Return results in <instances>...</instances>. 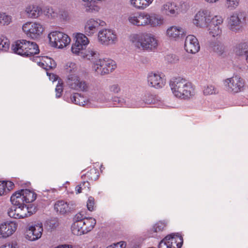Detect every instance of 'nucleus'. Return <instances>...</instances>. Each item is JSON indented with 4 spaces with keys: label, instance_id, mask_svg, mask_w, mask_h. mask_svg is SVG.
<instances>
[{
    "label": "nucleus",
    "instance_id": "nucleus-48",
    "mask_svg": "<svg viewBox=\"0 0 248 248\" xmlns=\"http://www.w3.org/2000/svg\"><path fill=\"white\" fill-rule=\"evenodd\" d=\"M94 204V198L90 196L89 197L87 202V207L88 209L90 211H92L93 210V205Z\"/></svg>",
    "mask_w": 248,
    "mask_h": 248
},
{
    "label": "nucleus",
    "instance_id": "nucleus-62",
    "mask_svg": "<svg viewBox=\"0 0 248 248\" xmlns=\"http://www.w3.org/2000/svg\"><path fill=\"white\" fill-rule=\"evenodd\" d=\"M46 73L48 76H50V74H49L48 72H46Z\"/></svg>",
    "mask_w": 248,
    "mask_h": 248
},
{
    "label": "nucleus",
    "instance_id": "nucleus-26",
    "mask_svg": "<svg viewBox=\"0 0 248 248\" xmlns=\"http://www.w3.org/2000/svg\"><path fill=\"white\" fill-rule=\"evenodd\" d=\"M149 20L148 24L152 27H160L164 22L163 16L155 13H149Z\"/></svg>",
    "mask_w": 248,
    "mask_h": 248
},
{
    "label": "nucleus",
    "instance_id": "nucleus-34",
    "mask_svg": "<svg viewBox=\"0 0 248 248\" xmlns=\"http://www.w3.org/2000/svg\"><path fill=\"white\" fill-rule=\"evenodd\" d=\"M99 176L98 170L95 168H91L86 173L82 175L81 178H87L90 180H96Z\"/></svg>",
    "mask_w": 248,
    "mask_h": 248
},
{
    "label": "nucleus",
    "instance_id": "nucleus-11",
    "mask_svg": "<svg viewBox=\"0 0 248 248\" xmlns=\"http://www.w3.org/2000/svg\"><path fill=\"white\" fill-rule=\"evenodd\" d=\"M245 18L242 14H235L228 19V27L232 31L239 32L242 31Z\"/></svg>",
    "mask_w": 248,
    "mask_h": 248
},
{
    "label": "nucleus",
    "instance_id": "nucleus-31",
    "mask_svg": "<svg viewBox=\"0 0 248 248\" xmlns=\"http://www.w3.org/2000/svg\"><path fill=\"white\" fill-rule=\"evenodd\" d=\"M208 47L210 50L213 51L218 55L222 54L224 51V45L218 41L209 42Z\"/></svg>",
    "mask_w": 248,
    "mask_h": 248
},
{
    "label": "nucleus",
    "instance_id": "nucleus-28",
    "mask_svg": "<svg viewBox=\"0 0 248 248\" xmlns=\"http://www.w3.org/2000/svg\"><path fill=\"white\" fill-rule=\"evenodd\" d=\"M166 241L170 246L172 247V243H177L178 247L176 248H181L183 243V239L182 236L178 233H171L165 237Z\"/></svg>",
    "mask_w": 248,
    "mask_h": 248
},
{
    "label": "nucleus",
    "instance_id": "nucleus-53",
    "mask_svg": "<svg viewBox=\"0 0 248 248\" xmlns=\"http://www.w3.org/2000/svg\"><path fill=\"white\" fill-rule=\"evenodd\" d=\"M170 244H168L166 241L165 237L162 240L159 245H158V248H170Z\"/></svg>",
    "mask_w": 248,
    "mask_h": 248
},
{
    "label": "nucleus",
    "instance_id": "nucleus-22",
    "mask_svg": "<svg viewBox=\"0 0 248 248\" xmlns=\"http://www.w3.org/2000/svg\"><path fill=\"white\" fill-rule=\"evenodd\" d=\"M148 82L150 86L156 89L162 88L166 83L165 79L160 75L152 72L148 76Z\"/></svg>",
    "mask_w": 248,
    "mask_h": 248
},
{
    "label": "nucleus",
    "instance_id": "nucleus-9",
    "mask_svg": "<svg viewBox=\"0 0 248 248\" xmlns=\"http://www.w3.org/2000/svg\"><path fill=\"white\" fill-rule=\"evenodd\" d=\"M224 84L227 86L229 92L237 93L244 90L245 80L239 76H236L226 79L224 81Z\"/></svg>",
    "mask_w": 248,
    "mask_h": 248
},
{
    "label": "nucleus",
    "instance_id": "nucleus-41",
    "mask_svg": "<svg viewBox=\"0 0 248 248\" xmlns=\"http://www.w3.org/2000/svg\"><path fill=\"white\" fill-rule=\"evenodd\" d=\"M143 100L148 104H154L155 100L154 95L150 93H146L143 96Z\"/></svg>",
    "mask_w": 248,
    "mask_h": 248
},
{
    "label": "nucleus",
    "instance_id": "nucleus-15",
    "mask_svg": "<svg viewBox=\"0 0 248 248\" xmlns=\"http://www.w3.org/2000/svg\"><path fill=\"white\" fill-rule=\"evenodd\" d=\"M149 13L140 12L136 15H130L128 19L129 22L137 26H145L149 25Z\"/></svg>",
    "mask_w": 248,
    "mask_h": 248
},
{
    "label": "nucleus",
    "instance_id": "nucleus-42",
    "mask_svg": "<svg viewBox=\"0 0 248 248\" xmlns=\"http://www.w3.org/2000/svg\"><path fill=\"white\" fill-rule=\"evenodd\" d=\"M167 223L165 221H159L157 222L153 228V231L157 232H162L166 227Z\"/></svg>",
    "mask_w": 248,
    "mask_h": 248
},
{
    "label": "nucleus",
    "instance_id": "nucleus-45",
    "mask_svg": "<svg viewBox=\"0 0 248 248\" xmlns=\"http://www.w3.org/2000/svg\"><path fill=\"white\" fill-rule=\"evenodd\" d=\"M113 102H114V105H118L121 106H126L128 107H135V105H129L125 104V102L124 101V99L118 97H115L113 98Z\"/></svg>",
    "mask_w": 248,
    "mask_h": 248
},
{
    "label": "nucleus",
    "instance_id": "nucleus-23",
    "mask_svg": "<svg viewBox=\"0 0 248 248\" xmlns=\"http://www.w3.org/2000/svg\"><path fill=\"white\" fill-rule=\"evenodd\" d=\"M34 60L38 63V65L46 70V71L53 69L57 65L54 60L46 56L42 57L41 59L40 57H36Z\"/></svg>",
    "mask_w": 248,
    "mask_h": 248
},
{
    "label": "nucleus",
    "instance_id": "nucleus-38",
    "mask_svg": "<svg viewBox=\"0 0 248 248\" xmlns=\"http://www.w3.org/2000/svg\"><path fill=\"white\" fill-rule=\"evenodd\" d=\"M10 41L4 36L1 35L0 36V50L6 51L9 48Z\"/></svg>",
    "mask_w": 248,
    "mask_h": 248
},
{
    "label": "nucleus",
    "instance_id": "nucleus-49",
    "mask_svg": "<svg viewBox=\"0 0 248 248\" xmlns=\"http://www.w3.org/2000/svg\"><path fill=\"white\" fill-rule=\"evenodd\" d=\"M55 91L56 92V96L57 98H59L62 95V93L63 92L62 83H60L59 81L58 85H57Z\"/></svg>",
    "mask_w": 248,
    "mask_h": 248
},
{
    "label": "nucleus",
    "instance_id": "nucleus-56",
    "mask_svg": "<svg viewBox=\"0 0 248 248\" xmlns=\"http://www.w3.org/2000/svg\"><path fill=\"white\" fill-rule=\"evenodd\" d=\"M7 184V187H6V190H7L8 191H9L10 190V189H12L14 186V184L13 182H6Z\"/></svg>",
    "mask_w": 248,
    "mask_h": 248
},
{
    "label": "nucleus",
    "instance_id": "nucleus-4",
    "mask_svg": "<svg viewBox=\"0 0 248 248\" xmlns=\"http://www.w3.org/2000/svg\"><path fill=\"white\" fill-rule=\"evenodd\" d=\"M131 41L135 47L143 50H152L157 46L156 39L150 33L134 34L131 38Z\"/></svg>",
    "mask_w": 248,
    "mask_h": 248
},
{
    "label": "nucleus",
    "instance_id": "nucleus-35",
    "mask_svg": "<svg viewBox=\"0 0 248 248\" xmlns=\"http://www.w3.org/2000/svg\"><path fill=\"white\" fill-rule=\"evenodd\" d=\"M96 220L93 217H87L84 219V221L82 223L83 224L84 231L85 233L89 232L93 229L94 226L96 224Z\"/></svg>",
    "mask_w": 248,
    "mask_h": 248
},
{
    "label": "nucleus",
    "instance_id": "nucleus-12",
    "mask_svg": "<svg viewBox=\"0 0 248 248\" xmlns=\"http://www.w3.org/2000/svg\"><path fill=\"white\" fill-rule=\"evenodd\" d=\"M99 42L104 45L115 44L117 41V35L110 29H104L99 31L98 34Z\"/></svg>",
    "mask_w": 248,
    "mask_h": 248
},
{
    "label": "nucleus",
    "instance_id": "nucleus-44",
    "mask_svg": "<svg viewBox=\"0 0 248 248\" xmlns=\"http://www.w3.org/2000/svg\"><path fill=\"white\" fill-rule=\"evenodd\" d=\"M226 1L228 8L234 9L238 6L240 0H226Z\"/></svg>",
    "mask_w": 248,
    "mask_h": 248
},
{
    "label": "nucleus",
    "instance_id": "nucleus-55",
    "mask_svg": "<svg viewBox=\"0 0 248 248\" xmlns=\"http://www.w3.org/2000/svg\"><path fill=\"white\" fill-rule=\"evenodd\" d=\"M0 248H17V245L16 243H12L11 244H8L0 247Z\"/></svg>",
    "mask_w": 248,
    "mask_h": 248
},
{
    "label": "nucleus",
    "instance_id": "nucleus-59",
    "mask_svg": "<svg viewBox=\"0 0 248 248\" xmlns=\"http://www.w3.org/2000/svg\"><path fill=\"white\" fill-rule=\"evenodd\" d=\"M177 243H172V247L170 246H170V248H176L177 247H178V246H177Z\"/></svg>",
    "mask_w": 248,
    "mask_h": 248
},
{
    "label": "nucleus",
    "instance_id": "nucleus-18",
    "mask_svg": "<svg viewBox=\"0 0 248 248\" xmlns=\"http://www.w3.org/2000/svg\"><path fill=\"white\" fill-rule=\"evenodd\" d=\"M200 48V45L197 38L193 35L186 36L185 42V49L189 53L195 54Z\"/></svg>",
    "mask_w": 248,
    "mask_h": 248
},
{
    "label": "nucleus",
    "instance_id": "nucleus-21",
    "mask_svg": "<svg viewBox=\"0 0 248 248\" xmlns=\"http://www.w3.org/2000/svg\"><path fill=\"white\" fill-rule=\"evenodd\" d=\"M160 11L164 15L174 17L179 14V7L174 2H167L161 6Z\"/></svg>",
    "mask_w": 248,
    "mask_h": 248
},
{
    "label": "nucleus",
    "instance_id": "nucleus-27",
    "mask_svg": "<svg viewBox=\"0 0 248 248\" xmlns=\"http://www.w3.org/2000/svg\"><path fill=\"white\" fill-rule=\"evenodd\" d=\"M102 0H91L83 4L85 10L87 13H96L100 9L99 4Z\"/></svg>",
    "mask_w": 248,
    "mask_h": 248
},
{
    "label": "nucleus",
    "instance_id": "nucleus-17",
    "mask_svg": "<svg viewBox=\"0 0 248 248\" xmlns=\"http://www.w3.org/2000/svg\"><path fill=\"white\" fill-rule=\"evenodd\" d=\"M17 227L15 221H6L0 225V238H7L15 232Z\"/></svg>",
    "mask_w": 248,
    "mask_h": 248
},
{
    "label": "nucleus",
    "instance_id": "nucleus-51",
    "mask_svg": "<svg viewBox=\"0 0 248 248\" xmlns=\"http://www.w3.org/2000/svg\"><path fill=\"white\" fill-rule=\"evenodd\" d=\"M109 91L115 93H118L121 91V88L118 84H113L109 86Z\"/></svg>",
    "mask_w": 248,
    "mask_h": 248
},
{
    "label": "nucleus",
    "instance_id": "nucleus-43",
    "mask_svg": "<svg viewBox=\"0 0 248 248\" xmlns=\"http://www.w3.org/2000/svg\"><path fill=\"white\" fill-rule=\"evenodd\" d=\"M25 210L27 213L28 217L31 216L35 213L37 210V206L33 204H29L28 205L25 204Z\"/></svg>",
    "mask_w": 248,
    "mask_h": 248
},
{
    "label": "nucleus",
    "instance_id": "nucleus-30",
    "mask_svg": "<svg viewBox=\"0 0 248 248\" xmlns=\"http://www.w3.org/2000/svg\"><path fill=\"white\" fill-rule=\"evenodd\" d=\"M184 33V31L181 28L175 26L171 27L167 31L168 36L173 38L182 37Z\"/></svg>",
    "mask_w": 248,
    "mask_h": 248
},
{
    "label": "nucleus",
    "instance_id": "nucleus-19",
    "mask_svg": "<svg viewBox=\"0 0 248 248\" xmlns=\"http://www.w3.org/2000/svg\"><path fill=\"white\" fill-rule=\"evenodd\" d=\"M106 23L101 20H95L93 18L89 19L84 27L85 32L88 35H92L96 32L100 26H104Z\"/></svg>",
    "mask_w": 248,
    "mask_h": 248
},
{
    "label": "nucleus",
    "instance_id": "nucleus-50",
    "mask_svg": "<svg viewBox=\"0 0 248 248\" xmlns=\"http://www.w3.org/2000/svg\"><path fill=\"white\" fill-rule=\"evenodd\" d=\"M87 218L81 212H79L76 215L74 220V222H83Z\"/></svg>",
    "mask_w": 248,
    "mask_h": 248
},
{
    "label": "nucleus",
    "instance_id": "nucleus-54",
    "mask_svg": "<svg viewBox=\"0 0 248 248\" xmlns=\"http://www.w3.org/2000/svg\"><path fill=\"white\" fill-rule=\"evenodd\" d=\"M80 186H81V188L84 190H86L87 191L90 190V183L88 181H84L80 184Z\"/></svg>",
    "mask_w": 248,
    "mask_h": 248
},
{
    "label": "nucleus",
    "instance_id": "nucleus-58",
    "mask_svg": "<svg viewBox=\"0 0 248 248\" xmlns=\"http://www.w3.org/2000/svg\"><path fill=\"white\" fill-rule=\"evenodd\" d=\"M82 190L83 189L81 188V186H80V184L78 185L75 188V190L77 194L80 193Z\"/></svg>",
    "mask_w": 248,
    "mask_h": 248
},
{
    "label": "nucleus",
    "instance_id": "nucleus-36",
    "mask_svg": "<svg viewBox=\"0 0 248 248\" xmlns=\"http://www.w3.org/2000/svg\"><path fill=\"white\" fill-rule=\"evenodd\" d=\"M235 54L239 56H244L248 52V43H241L235 48Z\"/></svg>",
    "mask_w": 248,
    "mask_h": 248
},
{
    "label": "nucleus",
    "instance_id": "nucleus-3",
    "mask_svg": "<svg viewBox=\"0 0 248 248\" xmlns=\"http://www.w3.org/2000/svg\"><path fill=\"white\" fill-rule=\"evenodd\" d=\"M13 51L19 55L28 57L39 53V49L36 43L27 41L19 40L16 41L12 46Z\"/></svg>",
    "mask_w": 248,
    "mask_h": 248
},
{
    "label": "nucleus",
    "instance_id": "nucleus-61",
    "mask_svg": "<svg viewBox=\"0 0 248 248\" xmlns=\"http://www.w3.org/2000/svg\"><path fill=\"white\" fill-rule=\"evenodd\" d=\"M244 57H245L246 62L248 63V52Z\"/></svg>",
    "mask_w": 248,
    "mask_h": 248
},
{
    "label": "nucleus",
    "instance_id": "nucleus-32",
    "mask_svg": "<svg viewBox=\"0 0 248 248\" xmlns=\"http://www.w3.org/2000/svg\"><path fill=\"white\" fill-rule=\"evenodd\" d=\"M82 222H74L71 226V231L74 235H81L85 234V231Z\"/></svg>",
    "mask_w": 248,
    "mask_h": 248
},
{
    "label": "nucleus",
    "instance_id": "nucleus-25",
    "mask_svg": "<svg viewBox=\"0 0 248 248\" xmlns=\"http://www.w3.org/2000/svg\"><path fill=\"white\" fill-rule=\"evenodd\" d=\"M26 16L31 18H36L43 14L41 7L34 5L28 6L25 9Z\"/></svg>",
    "mask_w": 248,
    "mask_h": 248
},
{
    "label": "nucleus",
    "instance_id": "nucleus-7",
    "mask_svg": "<svg viewBox=\"0 0 248 248\" xmlns=\"http://www.w3.org/2000/svg\"><path fill=\"white\" fill-rule=\"evenodd\" d=\"M49 41L52 46L59 48H62L67 46L70 42V38L62 32L55 31L50 33L48 35Z\"/></svg>",
    "mask_w": 248,
    "mask_h": 248
},
{
    "label": "nucleus",
    "instance_id": "nucleus-24",
    "mask_svg": "<svg viewBox=\"0 0 248 248\" xmlns=\"http://www.w3.org/2000/svg\"><path fill=\"white\" fill-rule=\"evenodd\" d=\"M70 97L65 94L63 96L64 99L68 102H72L79 106H84L87 105L88 101L86 98L78 93L70 94Z\"/></svg>",
    "mask_w": 248,
    "mask_h": 248
},
{
    "label": "nucleus",
    "instance_id": "nucleus-60",
    "mask_svg": "<svg viewBox=\"0 0 248 248\" xmlns=\"http://www.w3.org/2000/svg\"><path fill=\"white\" fill-rule=\"evenodd\" d=\"M107 248H119L117 245H110L108 246Z\"/></svg>",
    "mask_w": 248,
    "mask_h": 248
},
{
    "label": "nucleus",
    "instance_id": "nucleus-52",
    "mask_svg": "<svg viewBox=\"0 0 248 248\" xmlns=\"http://www.w3.org/2000/svg\"><path fill=\"white\" fill-rule=\"evenodd\" d=\"M7 184L5 181L0 182V196L6 192Z\"/></svg>",
    "mask_w": 248,
    "mask_h": 248
},
{
    "label": "nucleus",
    "instance_id": "nucleus-29",
    "mask_svg": "<svg viewBox=\"0 0 248 248\" xmlns=\"http://www.w3.org/2000/svg\"><path fill=\"white\" fill-rule=\"evenodd\" d=\"M54 209L57 212L64 214L70 211L71 208L69 204L64 201H58L54 205Z\"/></svg>",
    "mask_w": 248,
    "mask_h": 248
},
{
    "label": "nucleus",
    "instance_id": "nucleus-33",
    "mask_svg": "<svg viewBox=\"0 0 248 248\" xmlns=\"http://www.w3.org/2000/svg\"><path fill=\"white\" fill-rule=\"evenodd\" d=\"M131 4L137 9H144L149 6L153 0H130Z\"/></svg>",
    "mask_w": 248,
    "mask_h": 248
},
{
    "label": "nucleus",
    "instance_id": "nucleus-20",
    "mask_svg": "<svg viewBox=\"0 0 248 248\" xmlns=\"http://www.w3.org/2000/svg\"><path fill=\"white\" fill-rule=\"evenodd\" d=\"M25 204L13 205L8 210V214L10 217L16 219L23 218L28 217L25 210Z\"/></svg>",
    "mask_w": 248,
    "mask_h": 248
},
{
    "label": "nucleus",
    "instance_id": "nucleus-10",
    "mask_svg": "<svg viewBox=\"0 0 248 248\" xmlns=\"http://www.w3.org/2000/svg\"><path fill=\"white\" fill-rule=\"evenodd\" d=\"M67 84L71 89L86 92L89 89V84L85 81L81 80L76 74L67 75Z\"/></svg>",
    "mask_w": 248,
    "mask_h": 248
},
{
    "label": "nucleus",
    "instance_id": "nucleus-63",
    "mask_svg": "<svg viewBox=\"0 0 248 248\" xmlns=\"http://www.w3.org/2000/svg\"><path fill=\"white\" fill-rule=\"evenodd\" d=\"M64 14L65 16H66V15H67L66 13H64Z\"/></svg>",
    "mask_w": 248,
    "mask_h": 248
},
{
    "label": "nucleus",
    "instance_id": "nucleus-37",
    "mask_svg": "<svg viewBox=\"0 0 248 248\" xmlns=\"http://www.w3.org/2000/svg\"><path fill=\"white\" fill-rule=\"evenodd\" d=\"M42 10L43 13L48 18H55L58 16L56 10L51 7L46 6Z\"/></svg>",
    "mask_w": 248,
    "mask_h": 248
},
{
    "label": "nucleus",
    "instance_id": "nucleus-57",
    "mask_svg": "<svg viewBox=\"0 0 248 248\" xmlns=\"http://www.w3.org/2000/svg\"><path fill=\"white\" fill-rule=\"evenodd\" d=\"M114 245H117L119 248H125L126 247V243L124 242H120L117 244H114Z\"/></svg>",
    "mask_w": 248,
    "mask_h": 248
},
{
    "label": "nucleus",
    "instance_id": "nucleus-5",
    "mask_svg": "<svg viewBox=\"0 0 248 248\" xmlns=\"http://www.w3.org/2000/svg\"><path fill=\"white\" fill-rule=\"evenodd\" d=\"M37 194L28 189H21L16 191L11 197L10 200L13 204L21 205L25 203L32 202L36 199Z\"/></svg>",
    "mask_w": 248,
    "mask_h": 248
},
{
    "label": "nucleus",
    "instance_id": "nucleus-8",
    "mask_svg": "<svg viewBox=\"0 0 248 248\" xmlns=\"http://www.w3.org/2000/svg\"><path fill=\"white\" fill-rule=\"evenodd\" d=\"M23 32L33 39L38 38L44 31L43 26L37 22H27L22 26Z\"/></svg>",
    "mask_w": 248,
    "mask_h": 248
},
{
    "label": "nucleus",
    "instance_id": "nucleus-46",
    "mask_svg": "<svg viewBox=\"0 0 248 248\" xmlns=\"http://www.w3.org/2000/svg\"><path fill=\"white\" fill-rule=\"evenodd\" d=\"M216 90L213 85H208L205 87L203 90V93L204 95H208L216 93Z\"/></svg>",
    "mask_w": 248,
    "mask_h": 248
},
{
    "label": "nucleus",
    "instance_id": "nucleus-13",
    "mask_svg": "<svg viewBox=\"0 0 248 248\" xmlns=\"http://www.w3.org/2000/svg\"><path fill=\"white\" fill-rule=\"evenodd\" d=\"M223 19L220 16H216L212 17L208 24L209 33L213 37H216L221 33L222 30L219 26L223 23Z\"/></svg>",
    "mask_w": 248,
    "mask_h": 248
},
{
    "label": "nucleus",
    "instance_id": "nucleus-39",
    "mask_svg": "<svg viewBox=\"0 0 248 248\" xmlns=\"http://www.w3.org/2000/svg\"><path fill=\"white\" fill-rule=\"evenodd\" d=\"M65 68L66 72L68 75L75 74V73L77 71V66L76 64L72 62H67Z\"/></svg>",
    "mask_w": 248,
    "mask_h": 248
},
{
    "label": "nucleus",
    "instance_id": "nucleus-47",
    "mask_svg": "<svg viewBox=\"0 0 248 248\" xmlns=\"http://www.w3.org/2000/svg\"><path fill=\"white\" fill-rule=\"evenodd\" d=\"M46 226L48 229L52 230L57 226V221L55 220L51 219L46 221Z\"/></svg>",
    "mask_w": 248,
    "mask_h": 248
},
{
    "label": "nucleus",
    "instance_id": "nucleus-1",
    "mask_svg": "<svg viewBox=\"0 0 248 248\" xmlns=\"http://www.w3.org/2000/svg\"><path fill=\"white\" fill-rule=\"evenodd\" d=\"M89 43L88 38L83 33H78L75 36V42L73 44L71 51L73 53L80 56L89 60H93L99 55V53L93 49L85 50Z\"/></svg>",
    "mask_w": 248,
    "mask_h": 248
},
{
    "label": "nucleus",
    "instance_id": "nucleus-40",
    "mask_svg": "<svg viewBox=\"0 0 248 248\" xmlns=\"http://www.w3.org/2000/svg\"><path fill=\"white\" fill-rule=\"evenodd\" d=\"M12 21L11 16L6 15L4 13H0V24L2 25H8Z\"/></svg>",
    "mask_w": 248,
    "mask_h": 248
},
{
    "label": "nucleus",
    "instance_id": "nucleus-16",
    "mask_svg": "<svg viewBox=\"0 0 248 248\" xmlns=\"http://www.w3.org/2000/svg\"><path fill=\"white\" fill-rule=\"evenodd\" d=\"M43 231L41 223L30 226L27 230L26 237L30 241H35L40 238Z\"/></svg>",
    "mask_w": 248,
    "mask_h": 248
},
{
    "label": "nucleus",
    "instance_id": "nucleus-2",
    "mask_svg": "<svg viewBox=\"0 0 248 248\" xmlns=\"http://www.w3.org/2000/svg\"><path fill=\"white\" fill-rule=\"evenodd\" d=\"M170 86L173 94L178 98L187 99L194 94L191 83L180 77L172 78Z\"/></svg>",
    "mask_w": 248,
    "mask_h": 248
},
{
    "label": "nucleus",
    "instance_id": "nucleus-6",
    "mask_svg": "<svg viewBox=\"0 0 248 248\" xmlns=\"http://www.w3.org/2000/svg\"><path fill=\"white\" fill-rule=\"evenodd\" d=\"M98 57L93 60H91L94 64L95 71L101 75L108 74L112 72L116 68V64L115 61L109 59H99Z\"/></svg>",
    "mask_w": 248,
    "mask_h": 248
},
{
    "label": "nucleus",
    "instance_id": "nucleus-14",
    "mask_svg": "<svg viewBox=\"0 0 248 248\" xmlns=\"http://www.w3.org/2000/svg\"><path fill=\"white\" fill-rule=\"evenodd\" d=\"M211 19V13L208 10L199 11L195 16L193 20V24L200 28L207 27Z\"/></svg>",
    "mask_w": 248,
    "mask_h": 248
}]
</instances>
